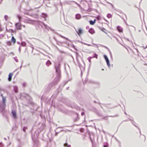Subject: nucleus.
I'll return each instance as SVG.
<instances>
[{"label": "nucleus", "mask_w": 147, "mask_h": 147, "mask_svg": "<svg viewBox=\"0 0 147 147\" xmlns=\"http://www.w3.org/2000/svg\"><path fill=\"white\" fill-rule=\"evenodd\" d=\"M55 67L56 70V76L55 79L56 82H58L61 77V71L60 69V63H55Z\"/></svg>", "instance_id": "obj_1"}, {"label": "nucleus", "mask_w": 147, "mask_h": 147, "mask_svg": "<svg viewBox=\"0 0 147 147\" xmlns=\"http://www.w3.org/2000/svg\"><path fill=\"white\" fill-rule=\"evenodd\" d=\"M57 82H56L54 80L53 82H51L45 86V90L47 92L50 90L52 87Z\"/></svg>", "instance_id": "obj_2"}, {"label": "nucleus", "mask_w": 147, "mask_h": 147, "mask_svg": "<svg viewBox=\"0 0 147 147\" xmlns=\"http://www.w3.org/2000/svg\"><path fill=\"white\" fill-rule=\"evenodd\" d=\"M35 20H32L28 18L25 19L24 22L25 23L33 24H34Z\"/></svg>", "instance_id": "obj_3"}, {"label": "nucleus", "mask_w": 147, "mask_h": 147, "mask_svg": "<svg viewBox=\"0 0 147 147\" xmlns=\"http://www.w3.org/2000/svg\"><path fill=\"white\" fill-rule=\"evenodd\" d=\"M74 28L79 36H80L83 33V30L81 28H78L77 30L74 27Z\"/></svg>", "instance_id": "obj_4"}, {"label": "nucleus", "mask_w": 147, "mask_h": 147, "mask_svg": "<svg viewBox=\"0 0 147 147\" xmlns=\"http://www.w3.org/2000/svg\"><path fill=\"white\" fill-rule=\"evenodd\" d=\"M34 24H38L39 25H40L42 27V25H43L44 26V24H45L44 22L38 20H35Z\"/></svg>", "instance_id": "obj_5"}, {"label": "nucleus", "mask_w": 147, "mask_h": 147, "mask_svg": "<svg viewBox=\"0 0 147 147\" xmlns=\"http://www.w3.org/2000/svg\"><path fill=\"white\" fill-rule=\"evenodd\" d=\"M15 26L18 30H20L21 29V26L20 22L16 24Z\"/></svg>", "instance_id": "obj_6"}, {"label": "nucleus", "mask_w": 147, "mask_h": 147, "mask_svg": "<svg viewBox=\"0 0 147 147\" xmlns=\"http://www.w3.org/2000/svg\"><path fill=\"white\" fill-rule=\"evenodd\" d=\"M128 28L131 33V31H135L136 30L135 27L132 26H130Z\"/></svg>", "instance_id": "obj_7"}, {"label": "nucleus", "mask_w": 147, "mask_h": 147, "mask_svg": "<svg viewBox=\"0 0 147 147\" xmlns=\"http://www.w3.org/2000/svg\"><path fill=\"white\" fill-rule=\"evenodd\" d=\"M6 105H4L3 104H1L0 105V111L1 112H3L4 111Z\"/></svg>", "instance_id": "obj_8"}, {"label": "nucleus", "mask_w": 147, "mask_h": 147, "mask_svg": "<svg viewBox=\"0 0 147 147\" xmlns=\"http://www.w3.org/2000/svg\"><path fill=\"white\" fill-rule=\"evenodd\" d=\"M1 96L2 97V102L3 104H2L4 105H6V104H5L6 97H4L3 96L2 94H1Z\"/></svg>", "instance_id": "obj_9"}, {"label": "nucleus", "mask_w": 147, "mask_h": 147, "mask_svg": "<svg viewBox=\"0 0 147 147\" xmlns=\"http://www.w3.org/2000/svg\"><path fill=\"white\" fill-rule=\"evenodd\" d=\"M41 16L44 18V20L45 21L46 20V18L47 17V15L46 13H42L41 14Z\"/></svg>", "instance_id": "obj_10"}, {"label": "nucleus", "mask_w": 147, "mask_h": 147, "mask_svg": "<svg viewBox=\"0 0 147 147\" xmlns=\"http://www.w3.org/2000/svg\"><path fill=\"white\" fill-rule=\"evenodd\" d=\"M117 28L118 31L119 32H123V29L120 26H117Z\"/></svg>", "instance_id": "obj_11"}, {"label": "nucleus", "mask_w": 147, "mask_h": 147, "mask_svg": "<svg viewBox=\"0 0 147 147\" xmlns=\"http://www.w3.org/2000/svg\"><path fill=\"white\" fill-rule=\"evenodd\" d=\"M12 114L13 115V117L14 118H16L17 117L16 113L15 111H12Z\"/></svg>", "instance_id": "obj_12"}, {"label": "nucleus", "mask_w": 147, "mask_h": 147, "mask_svg": "<svg viewBox=\"0 0 147 147\" xmlns=\"http://www.w3.org/2000/svg\"><path fill=\"white\" fill-rule=\"evenodd\" d=\"M13 90L14 92L17 93L18 92V87L16 86H13Z\"/></svg>", "instance_id": "obj_13"}, {"label": "nucleus", "mask_w": 147, "mask_h": 147, "mask_svg": "<svg viewBox=\"0 0 147 147\" xmlns=\"http://www.w3.org/2000/svg\"><path fill=\"white\" fill-rule=\"evenodd\" d=\"M12 75L13 74L12 73H10L9 74L8 76V80L9 81H11V80Z\"/></svg>", "instance_id": "obj_14"}, {"label": "nucleus", "mask_w": 147, "mask_h": 147, "mask_svg": "<svg viewBox=\"0 0 147 147\" xmlns=\"http://www.w3.org/2000/svg\"><path fill=\"white\" fill-rule=\"evenodd\" d=\"M89 32L92 34H94L95 33V31L94 29L92 28H90L89 30Z\"/></svg>", "instance_id": "obj_15"}, {"label": "nucleus", "mask_w": 147, "mask_h": 147, "mask_svg": "<svg viewBox=\"0 0 147 147\" xmlns=\"http://www.w3.org/2000/svg\"><path fill=\"white\" fill-rule=\"evenodd\" d=\"M96 20L95 19H94V21L92 20H90L89 21V23L90 24L92 25H93L96 22Z\"/></svg>", "instance_id": "obj_16"}, {"label": "nucleus", "mask_w": 147, "mask_h": 147, "mask_svg": "<svg viewBox=\"0 0 147 147\" xmlns=\"http://www.w3.org/2000/svg\"><path fill=\"white\" fill-rule=\"evenodd\" d=\"M78 65L79 66V67L81 70V71H82V70H84V67L82 66L80 63H78Z\"/></svg>", "instance_id": "obj_17"}, {"label": "nucleus", "mask_w": 147, "mask_h": 147, "mask_svg": "<svg viewBox=\"0 0 147 147\" xmlns=\"http://www.w3.org/2000/svg\"><path fill=\"white\" fill-rule=\"evenodd\" d=\"M76 19H79L81 18V16L80 14H77L76 15Z\"/></svg>", "instance_id": "obj_18"}, {"label": "nucleus", "mask_w": 147, "mask_h": 147, "mask_svg": "<svg viewBox=\"0 0 147 147\" xmlns=\"http://www.w3.org/2000/svg\"><path fill=\"white\" fill-rule=\"evenodd\" d=\"M44 26L45 28L47 30H49V29H50L51 30L54 31L52 29H51L47 25L45 24H44Z\"/></svg>", "instance_id": "obj_19"}, {"label": "nucleus", "mask_w": 147, "mask_h": 147, "mask_svg": "<svg viewBox=\"0 0 147 147\" xmlns=\"http://www.w3.org/2000/svg\"><path fill=\"white\" fill-rule=\"evenodd\" d=\"M51 64V62L49 60H48L46 63V65L48 66H49Z\"/></svg>", "instance_id": "obj_20"}, {"label": "nucleus", "mask_w": 147, "mask_h": 147, "mask_svg": "<svg viewBox=\"0 0 147 147\" xmlns=\"http://www.w3.org/2000/svg\"><path fill=\"white\" fill-rule=\"evenodd\" d=\"M11 40L12 42H13L14 44L16 42V40L13 36L11 37Z\"/></svg>", "instance_id": "obj_21"}, {"label": "nucleus", "mask_w": 147, "mask_h": 147, "mask_svg": "<svg viewBox=\"0 0 147 147\" xmlns=\"http://www.w3.org/2000/svg\"><path fill=\"white\" fill-rule=\"evenodd\" d=\"M32 16L34 18H37L38 17V15L36 14H33L32 15Z\"/></svg>", "instance_id": "obj_22"}, {"label": "nucleus", "mask_w": 147, "mask_h": 147, "mask_svg": "<svg viewBox=\"0 0 147 147\" xmlns=\"http://www.w3.org/2000/svg\"><path fill=\"white\" fill-rule=\"evenodd\" d=\"M26 43L24 42H22L21 43V45L22 46L25 47L26 46Z\"/></svg>", "instance_id": "obj_23"}, {"label": "nucleus", "mask_w": 147, "mask_h": 147, "mask_svg": "<svg viewBox=\"0 0 147 147\" xmlns=\"http://www.w3.org/2000/svg\"><path fill=\"white\" fill-rule=\"evenodd\" d=\"M64 146L66 147H71L70 145H68L67 143H65L64 144Z\"/></svg>", "instance_id": "obj_24"}, {"label": "nucleus", "mask_w": 147, "mask_h": 147, "mask_svg": "<svg viewBox=\"0 0 147 147\" xmlns=\"http://www.w3.org/2000/svg\"><path fill=\"white\" fill-rule=\"evenodd\" d=\"M107 17L108 18H110L112 17V15L110 13H108L107 15Z\"/></svg>", "instance_id": "obj_25"}, {"label": "nucleus", "mask_w": 147, "mask_h": 147, "mask_svg": "<svg viewBox=\"0 0 147 147\" xmlns=\"http://www.w3.org/2000/svg\"><path fill=\"white\" fill-rule=\"evenodd\" d=\"M106 62L107 63V65L108 67H110V62L109 60H107V61H106Z\"/></svg>", "instance_id": "obj_26"}, {"label": "nucleus", "mask_w": 147, "mask_h": 147, "mask_svg": "<svg viewBox=\"0 0 147 147\" xmlns=\"http://www.w3.org/2000/svg\"><path fill=\"white\" fill-rule=\"evenodd\" d=\"M104 58L105 59L106 61H107V60H109V59L107 57V56L106 55H104Z\"/></svg>", "instance_id": "obj_27"}, {"label": "nucleus", "mask_w": 147, "mask_h": 147, "mask_svg": "<svg viewBox=\"0 0 147 147\" xmlns=\"http://www.w3.org/2000/svg\"><path fill=\"white\" fill-rule=\"evenodd\" d=\"M28 129V127H26V126H25V127H24L23 128V131L24 132H26V130L27 129Z\"/></svg>", "instance_id": "obj_28"}, {"label": "nucleus", "mask_w": 147, "mask_h": 147, "mask_svg": "<svg viewBox=\"0 0 147 147\" xmlns=\"http://www.w3.org/2000/svg\"><path fill=\"white\" fill-rule=\"evenodd\" d=\"M93 58V57H90L88 58V60L90 63H91V59L92 58Z\"/></svg>", "instance_id": "obj_29"}, {"label": "nucleus", "mask_w": 147, "mask_h": 147, "mask_svg": "<svg viewBox=\"0 0 147 147\" xmlns=\"http://www.w3.org/2000/svg\"><path fill=\"white\" fill-rule=\"evenodd\" d=\"M104 147H108V144L107 143H105L103 145Z\"/></svg>", "instance_id": "obj_30"}, {"label": "nucleus", "mask_w": 147, "mask_h": 147, "mask_svg": "<svg viewBox=\"0 0 147 147\" xmlns=\"http://www.w3.org/2000/svg\"><path fill=\"white\" fill-rule=\"evenodd\" d=\"M4 17L5 20L7 21L8 20V16L7 15H6L4 16Z\"/></svg>", "instance_id": "obj_31"}, {"label": "nucleus", "mask_w": 147, "mask_h": 147, "mask_svg": "<svg viewBox=\"0 0 147 147\" xmlns=\"http://www.w3.org/2000/svg\"><path fill=\"white\" fill-rule=\"evenodd\" d=\"M13 59H14L15 60L16 62H18V60L17 59V57H14Z\"/></svg>", "instance_id": "obj_32"}, {"label": "nucleus", "mask_w": 147, "mask_h": 147, "mask_svg": "<svg viewBox=\"0 0 147 147\" xmlns=\"http://www.w3.org/2000/svg\"><path fill=\"white\" fill-rule=\"evenodd\" d=\"M17 17L19 19L20 22V19L22 18L19 15H18L17 16Z\"/></svg>", "instance_id": "obj_33"}, {"label": "nucleus", "mask_w": 147, "mask_h": 147, "mask_svg": "<svg viewBox=\"0 0 147 147\" xmlns=\"http://www.w3.org/2000/svg\"><path fill=\"white\" fill-rule=\"evenodd\" d=\"M94 55L93 57H95V58H96V59H97L98 58V57H97L98 55L97 54H96V53H94Z\"/></svg>", "instance_id": "obj_34"}, {"label": "nucleus", "mask_w": 147, "mask_h": 147, "mask_svg": "<svg viewBox=\"0 0 147 147\" xmlns=\"http://www.w3.org/2000/svg\"><path fill=\"white\" fill-rule=\"evenodd\" d=\"M96 18L97 20H99L100 19V17L99 16H98L96 17Z\"/></svg>", "instance_id": "obj_35"}, {"label": "nucleus", "mask_w": 147, "mask_h": 147, "mask_svg": "<svg viewBox=\"0 0 147 147\" xmlns=\"http://www.w3.org/2000/svg\"><path fill=\"white\" fill-rule=\"evenodd\" d=\"M7 44L9 46H10L11 45V42L10 41H8L7 42Z\"/></svg>", "instance_id": "obj_36"}, {"label": "nucleus", "mask_w": 147, "mask_h": 147, "mask_svg": "<svg viewBox=\"0 0 147 147\" xmlns=\"http://www.w3.org/2000/svg\"><path fill=\"white\" fill-rule=\"evenodd\" d=\"M0 147H4V145L2 142H0Z\"/></svg>", "instance_id": "obj_37"}, {"label": "nucleus", "mask_w": 147, "mask_h": 147, "mask_svg": "<svg viewBox=\"0 0 147 147\" xmlns=\"http://www.w3.org/2000/svg\"><path fill=\"white\" fill-rule=\"evenodd\" d=\"M92 10V8H89L87 10V11L88 12H90Z\"/></svg>", "instance_id": "obj_38"}, {"label": "nucleus", "mask_w": 147, "mask_h": 147, "mask_svg": "<svg viewBox=\"0 0 147 147\" xmlns=\"http://www.w3.org/2000/svg\"><path fill=\"white\" fill-rule=\"evenodd\" d=\"M99 29L101 30L102 31H103V32H104L105 33V34H107V33L105 32V31H104V30H103L102 29H101V28H99Z\"/></svg>", "instance_id": "obj_39"}, {"label": "nucleus", "mask_w": 147, "mask_h": 147, "mask_svg": "<svg viewBox=\"0 0 147 147\" xmlns=\"http://www.w3.org/2000/svg\"><path fill=\"white\" fill-rule=\"evenodd\" d=\"M61 36L62 37V38H63L65 39H66V40H69V39L67 38H66L64 36Z\"/></svg>", "instance_id": "obj_40"}, {"label": "nucleus", "mask_w": 147, "mask_h": 147, "mask_svg": "<svg viewBox=\"0 0 147 147\" xmlns=\"http://www.w3.org/2000/svg\"><path fill=\"white\" fill-rule=\"evenodd\" d=\"M74 3H75L78 5V6L79 7H80V5L79 4H78V3H76V2H75V1H74Z\"/></svg>", "instance_id": "obj_41"}, {"label": "nucleus", "mask_w": 147, "mask_h": 147, "mask_svg": "<svg viewBox=\"0 0 147 147\" xmlns=\"http://www.w3.org/2000/svg\"><path fill=\"white\" fill-rule=\"evenodd\" d=\"M23 86L24 87L26 85V84L25 83H23L22 84Z\"/></svg>", "instance_id": "obj_42"}, {"label": "nucleus", "mask_w": 147, "mask_h": 147, "mask_svg": "<svg viewBox=\"0 0 147 147\" xmlns=\"http://www.w3.org/2000/svg\"><path fill=\"white\" fill-rule=\"evenodd\" d=\"M108 3H109L111 5V6H112V8H113V5L111 3H109V2H108Z\"/></svg>", "instance_id": "obj_43"}, {"label": "nucleus", "mask_w": 147, "mask_h": 147, "mask_svg": "<svg viewBox=\"0 0 147 147\" xmlns=\"http://www.w3.org/2000/svg\"><path fill=\"white\" fill-rule=\"evenodd\" d=\"M84 114H85V113H84V112H82V113H81V115H84Z\"/></svg>", "instance_id": "obj_44"}, {"label": "nucleus", "mask_w": 147, "mask_h": 147, "mask_svg": "<svg viewBox=\"0 0 147 147\" xmlns=\"http://www.w3.org/2000/svg\"><path fill=\"white\" fill-rule=\"evenodd\" d=\"M79 119V118H78V117H77V118H76V120L75 121H77L78 119Z\"/></svg>", "instance_id": "obj_45"}, {"label": "nucleus", "mask_w": 147, "mask_h": 147, "mask_svg": "<svg viewBox=\"0 0 147 147\" xmlns=\"http://www.w3.org/2000/svg\"><path fill=\"white\" fill-rule=\"evenodd\" d=\"M18 50H19V52H20L21 51V49H20V47L19 48Z\"/></svg>", "instance_id": "obj_46"}, {"label": "nucleus", "mask_w": 147, "mask_h": 147, "mask_svg": "<svg viewBox=\"0 0 147 147\" xmlns=\"http://www.w3.org/2000/svg\"><path fill=\"white\" fill-rule=\"evenodd\" d=\"M3 34H1L0 35V38L1 37H3Z\"/></svg>", "instance_id": "obj_47"}, {"label": "nucleus", "mask_w": 147, "mask_h": 147, "mask_svg": "<svg viewBox=\"0 0 147 147\" xmlns=\"http://www.w3.org/2000/svg\"><path fill=\"white\" fill-rule=\"evenodd\" d=\"M58 132H56L55 134V136H57V134H58Z\"/></svg>", "instance_id": "obj_48"}, {"label": "nucleus", "mask_w": 147, "mask_h": 147, "mask_svg": "<svg viewBox=\"0 0 147 147\" xmlns=\"http://www.w3.org/2000/svg\"><path fill=\"white\" fill-rule=\"evenodd\" d=\"M24 14H25L29 15L28 13H25Z\"/></svg>", "instance_id": "obj_49"}, {"label": "nucleus", "mask_w": 147, "mask_h": 147, "mask_svg": "<svg viewBox=\"0 0 147 147\" xmlns=\"http://www.w3.org/2000/svg\"><path fill=\"white\" fill-rule=\"evenodd\" d=\"M3 0H0V4L1 3Z\"/></svg>", "instance_id": "obj_50"}, {"label": "nucleus", "mask_w": 147, "mask_h": 147, "mask_svg": "<svg viewBox=\"0 0 147 147\" xmlns=\"http://www.w3.org/2000/svg\"><path fill=\"white\" fill-rule=\"evenodd\" d=\"M2 30V29L1 27L0 26V31H1Z\"/></svg>", "instance_id": "obj_51"}, {"label": "nucleus", "mask_w": 147, "mask_h": 147, "mask_svg": "<svg viewBox=\"0 0 147 147\" xmlns=\"http://www.w3.org/2000/svg\"><path fill=\"white\" fill-rule=\"evenodd\" d=\"M87 45L88 46H91V45L90 44H87Z\"/></svg>", "instance_id": "obj_52"}, {"label": "nucleus", "mask_w": 147, "mask_h": 147, "mask_svg": "<svg viewBox=\"0 0 147 147\" xmlns=\"http://www.w3.org/2000/svg\"><path fill=\"white\" fill-rule=\"evenodd\" d=\"M22 67V65H21V66L20 67V70L21 69Z\"/></svg>", "instance_id": "obj_53"}, {"label": "nucleus", "mask_w": 147, "mask_h": 147, "mask_svg": "<svg viewBox=\"0 0 147 147\" xmlns=\"http://www.w3.org/2000/svg\"><path fill=\"white\" fill-rule=\"evenodd\" d=\"M17 43H18V44H20V43L19 42H17Z\"/></svg>", "instance_id": "obj_54"}, {"label": "nucleus", "mask_w": 147, "mask_h": 147, "mask_svg": "<svg viewBox=\"0 0 147 147\" xmlns=\"http://www.w3.org/2000/svg\"><path fill=\"white\" fill-rule=\"evenodd\" d=\"M88 28H89V26H87L86 27V28L88 29Z\"/></svg>", "instance_id": "obj_55"}, {"label": "nucleus", "mask_w": 147, "mask_h": 147, "mask_svg": "<svg viewBox=\"0 0 147 147\" xmlns=\"http://www.w3.org/2000/svg\"><path fill=\"white\" fill-rule=\"evenodd\" d=\"M69 88V87H67L66 88V90H68Z\"/></svg>", "instance_id": "obj_56"}, {"label": "nucleus", "mask_w": 147, "mask_h": 147, "mask_svg": "<svg viewBox=\"0 0 147 147\" xmlns=\"http://www.w3.org/2000/svg\"><path fill=\"white\" fill-rule=\"evenodd\" d=\"M60 52L61 53H63V52L62 51H60Z\"/></svg>", "instance_id": "obj_57"}, {"label": "nucleus", "mask_w": 147, "mask_h": 147, "mask_svg": "<svg viewBox=\"0 0 147 147\" xmlns=\"http://www.w3.org/2000/svg\"><path fill=\"white\" fill-rule=\"evenodd\" d=\"M82 43H83V44H84V45H87V44L85 43H83V42H82Z\"/></svg>", "instance_id": "obj_58"}, {"label": "nucleus", "mask_w": 147, "mask_h": 147, "mask_svg": "<svg viewBox=\"0 0 147 147\" xmlns=\"http://www.w3.org/2000/svg\"><path fill=\"white\" fill-rule=\"evenodd\" d=\"M32 139L33 140V141H34V139H33V136H32Z\"/></svg>", "instance_id": "obj_59"}, {"label": "nucleus", "mask_w": 147, "mask_h": 147, "mask_svg": "<svg viewBox=\"0 0 147 147\" xmlns=\"http://www.w3.org/2000/svg\"><path fill=\"white\" fill-rule=\"evenodd\" d=\"M146 48H147V45L146 46V47L144 48V49H145Z\"/></svg>", "instance_id": "obj_60"}, {"label": "nucleus", "mask_w": 147, "mask_h": 147, "mask_svg": "<svg viewBox=\"0 0 147 147\" xmlns=\"http://www.w3.org/2000/svg\"><path fill=\"white\" fill-rule=\"evenodd\" d=\"M23 96H24V97H26V96H27V95H26V96H24V95Z\"/></svg>", "instance_id": "obj_61"}, {"label": "nucleus", "mask_w": 147, "mask_h": 147, "mask_svg": "<svg viewBox=\"0 0 147 147\" xmlns=\"http://www.w3.org/2000/svg\"><path fill=\"white\" fill-rule=\"evenodd\" d=\"M104 20L105 21H107L105 19H104Z\"/></svg>", "instance_id": "obj_62"}, {"label": "nucleus", "mask_w": 147, "mask_h": 147, "mask_svg": "<svg viewBox=\"0 0 147 147\" xmlns=\"http://www.w3.org/2000/svg\"><path fill=\"white\" fill-rule=\"evenodd\" d=\"M104 20L105 21H107L105 19H104Z\"/></svg>", "instance_id": "obj_63"}, {"label": "nucleus", "mask_w": 147, "mask_h": 147, "mask_svg": "<svg viewBox=\"0 0 147 147\" xmlns=\"http://www.w3.org/2000/svg\"><path fill=\"white\" fill-rule=\"evenodd\" d=\"M124 113H125V114L126 115H127V114L125 112Z\"/></svg>", "instance_id": "obj_64"}]
</instances>
